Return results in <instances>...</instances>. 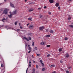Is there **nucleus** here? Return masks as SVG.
Wrapping results in <instances>:
<instances>
[{"label":"nucleus","instance_id":"nucleus-7","mask_svg":"<svg viewBox=\"0 0 73 73\" xmlns=\"http://www.w3.org/2000/svg\"><path fill=\"white\" fill-rule=\"evenodd\" d=\"M46 44V43L45 42H41L40 43V45H45Z\"/></svg>","mask_w":73,"mask_h":73},{"label":"nucleus","instance_id":"nucleus-26","mask_svg":"<svg viewBox=\"0 0 73 73\" xmlns=\"http://www.w3.org/2000/svg\"><path fill=\"white\" fill-rule=\"evenodd\" d=\"M66 73H69V71L68 70L66 71Z\"/></svg>","mask_w":73,"mask_h":73},{"label":"nucleus","instance_id":"nucleus-2","mask_svg":"<svg viewBox=\"0 0 73 73\" xmlns=\"http://www.w3.org/2000/svg\"><path fill=\"white\" fill-rule=\"evenodd\" d=\"M71 19L72 18L71 17H70V15H69L68 19V23H70V20H71Z\"/></svg>","mask_w":73,"mask_h":73},{"label":"nucleus","instance_id":"nucleus-19","mask_svg":"<svg viewBox=\"0 0 73 73\" xmlns=\"http://www.w3.org/2000/svg\"><path fill=\"white\" fill-rule=\"evenodd\" d=\"M6 19H5V18H3V19H2V21H3V22H4V20H6Z\"/></svg>","mask_w":73,"mask_h":73},{"label":"nucleus","instance_id":"nucleus-36","mask_svg":"<svg viewBox=\"0 0 73 73\" xmlns=\"http://www.w3.org/2000/svg\"><path fill=\"white\" fill-rule=\"evenodd\" d=\"M32 45L33 46H34V42H33V44H32Z\"/></svg>","mask_w":73,"mask_h":73},{"label":"nucleus","instance_id":"nucleus-13","mask_svg":"<svg viewBox=\"0 0 73 73\" xmlns=\"http://www.w3.org/2000/svg\"><path fill=\"white\" fill-rule=\"evenodd\" d=\"M55 6H56V7H58V6H59V4L58 3H56L55 4Z\"/></svg>","mask_w":73,"mask_h":73},{"label":"nucleus","instance_id":"nucleus-45","mask_svg":"<svg viewBox=\"0 0 73 73\" xmlns=\"http://www.w3.org/2000/svg\"><path fill=\"white\" fill-rule=\"evenodd\" d=\"M38 9L39 10H40V9H41V8L39 7V8H38Z\"/></svg>","mask_w":73,"mask_h":73},{"label":"nucleus","instance_id":"nucleus-32","mask_svg":"<svg viewBox=\"0 0 73 73\" xmlns=\"http://www.w3.org/2000/svg\"><path fill=\"white\" fill-rule=\"evenodd\" d=\"M40 18H41V17H42V15H40Z\"/></svg>","mask_w":73,"mask_h":73},{"label":"nucleus","instance_id":"nucleus-10","mask_svg":"<svg viewBox=\"0 0 73 73\" xmlns=\"http://www.w3.org/2000/svg\"><path fill=\"white\" fill-rule=\"evenodd\" d=\"M23 39H25V40H26L27 41H29V40L28 38H26L25 37H23Z\"/></svg>","mask_w":73,"mask_h":73},{"label":"nucleus","instance_id":"nucleus-54","mask_svg":"<svg viewBox=\"0 0 73 73\" xmlns=\"http://www.w3.org/2000/svg\"><path fill=\"white\" fill-rule=\"evenodd\" d=\"M4 2H6V1H7V0H4Z\"/></svg>","mask_w":73,"mask_h":73},{"label":"nucleus","instance_id":"nucleus-38","mask_svg":"<svg viewBox=\"0 0 73 73\" xmlns=\"http://www.w3.org/2000/svg\"><path fill=\"white\" fill-rule=\"evenodd\" d=\"M52 73H56V72L54 71V72H52Z\"/></svg>","mask_w":73,"mask_h":73},{"label":"nucleus","instance_id":"nucleus-49","mask_svg":"<svg viewBox=\"0 0 73 73\" xmlns=\"http://www.w3.org/2000/svg\"><path fill=\"white\" fill-rule=\"evenodd\" d=\"M44 8H46V6L44 7Z\"/></svg>","mask_w":73,"mask_h":73},{"label":"nucleus","instance_id":"nucleus-61","mask_svg":"<svg viewBox=\"0 0 73 73\" xmlns=\"http://www.w3.org/2000/svg\"><path fill=\"white\" fill-rule=\"evenodd\" d=\"M71 24L73 25V23H71Z\"/></svg>","mask_w":73,"mask_h":73},{"label":"nucleus","instance_id":"nucleus-28","mask_svg":"<svg viewBox=\"0 0 73 73\" xmlns=\"http://www.w3.org/2000/svg\"><path fill=\"white\" fill-rule=\"evenodd\" d=\"M17 22H15V25H17Z\"/></svg>","mask_w":73,"mask_h":73},{"label":"nucleus","instance_id":"nucleus-9","mask_svg":"<svg viewBox=\"0 0 73 73\" xmlns=\"http://www.w3.org/2000/svg\"><path fill=\"white\" fill-rule=\"evenodd\" d=\"M13 15L12 14H11L8 15V16L9 18H12V17Z\"/></svg>","mask_w":73,"mask_h":73},{"label":"nucleus","instance_id":"nucleus-57","mask_svg":"<svg viewBox=\"0 0 73 73\" xmlns=\"http://www.w3.org/2000/svg\"><path fill=\"white\" fill-rule=\"evenodd\" d=\"M32 57L33 58H34V57L33 56V55H32Z\"/></svg>","mask_w":73,"mask_h":73},{"label":"nucleus","instance_id":"nucleus-24","mask_svg":"<svg viewBox=\"0 0 73 73\" xmlns=\"http://www.w3.org/2000/svg\"><path fill=\"white\" fill-rule=\"evenodd\" d=\"M64 39H65V40H68V38L65 37L64 38Z\"/></svg>","mask_w":73,"mask_h":73},{"label":"nucleus","instance_id":"nucleus-41","mask_svg":"<svg viewBox=\"0 0 73 73\" xmlns=\"http://www.w3.org/2000/svg\"><path fill=\"white\" fill-rule=\"evenodd\" d=\"M60 63H62V62H62V60H60Z\"/></svg>","mask_w":73,"mask_h":73},{"label":"nucleus","instance_id":"nucleus-1","mask_svg":"<svg viewBox=\"0 0 73 73\" xmlns=\"http://www.w3.org/2000/svg\"><path fill=\"white\" fill-rule=\"evenodd\" d=\"M64 56L66 58H69L70 57V55H69V53H66L65 55Z\"/></svg>","mask_w":73,"mask_h":73},{"label":"nucleus","instance_id":"nucleus-11","mask_svg":"<svg viewBox=\"0 0 73 73\" xmlns=\"http://www.w3.org/2000/svg\"><path fill=\"white\" fill-rule=\"evenodd\" d=\"M49 32L51 33H54V31H53V30H50L49 31Z\"/></svg>","mask_w":73,"mask_h":73},{"label":"nucleus","instance_id":"nucleus-56","mask_svg":"<svg viewBox=\"0 0 73 73\" xmlns=\"http://www.w3.org/2000/svg\"><path fill=\"white\" fill-rule=\"evenodd\" d=\"M4 25H2L1 27H4Z\"/></svg>","mask_w":73,"mask_h":73},{"label":"nucleus","instance_id":"nucleus-3","mask_svg":"<svg viewBox=\"0 0 73 73\" xmlns=\"http://www.w3.org/2000/svg\"><path fill=\"white\" fill-rule=\"evenodd\" d=\"M39 29L40 31H42V30L44 29V27L43 26L40 27H39Z\"/></svg>","mask_w":73,"mask_h":73},{"label":"nucleus","instance_id":"nucleus-58","mask_svg":"<svg viewBox=\"0 0 73 73\" xmlns=\"http://www.w3.org/2000/svg\"><path fill=\"white\" fill-rule=\"evenodd\" d=\"M28 46L29 47L30 46V45H28Z\"/></svg>","mask_w":73,"mask_h":73},{"label":"nucleus","instance_id":"nucleus-42","mask_svg":"<svg viewBox=\"0 0 73 73\" xmlns=\"http://www.w3.org/2000/svg\"><path fill=\"white\" fill-rule=\"evenodd\" d=\"M31 52V51L30 50L28 52V53H30Z\"/></svg>","mask_w":73,"mask_h":73},{"label":"nucleus","instance_id":"nucleus-23","mask_svg":"<svg viewBox=\"0 0 73 73\" xmlns=\"http://www.w3.org/2000/svg\"><path fill=\"white\" fill-rule=\"evenodd\" d=\"M29 40H32V38H31V37L30 36L29 37Z\"/></svg>","mask_w":73,"mask_h":73},{"label":"nucleus","instance_id":"nucleus-43","mask_svg":"<svg viewBox=\"0 0 73 73\" xmlns=\"http://www.w3.org/2000/svg\"><path fill=\"white\" fill-rule=\"evenodd\" d=\"M29 66L30 68V67L31 66V64H29Z\"/></svg>","mask_w":73,"mask_h":73},{"label":"nucleus","instance_id":"nucleus-52","mask_svg":"<svg viewBox=\"0 0 73 73\" xmlns=\"http://www.w3.org/2000/svg\"><path fill=\"white\" fill-rule=\"evenodd\" d=\"M33 63H35L36 62H35V61H33Z\"/></svg>","mask_w":73,"mask_h":73},{"label":"nucleus","instance_id":"nucleus-63","mask_svg":"<svg viewBox=\"0 0 73 73\" xmlns=\"http://www.w3.org/2000/svg\"><path fill=\"white\" fill-rule=\"evenodd\" d=\"M5 27V28H7V27Z\"/></svg>","mask_w":73,"mask_h":73},{"label":"nucleus","instance_id":"nucleus-29","mask_svg":"<svg viewBox=\"0 0 73 73\" xmlns=\"http://www.w3.org/2000/svg\"><path fill=\"white\" fill-rule=\"evenodd\" d=\"M45 68H43L42 69V71H44L45 70Z\"/></svg>","mask_w":73,"mask_h":73},{"label":"nucleus","instance_id":"nucleus-21","mask_svg":"<svg viewBox=\"0 0 73 73\" xmlns=\"http://www.w3.org/2000/svg\"><path fill=\"white\" fill-rule=\"evenodd\" d=\"M36 69H38V66L37 64H36Z\"/></svg>","mask_w":73,"mask_h":73},{"label":"nucleus","instance_id":"nucleus-46","mask_svg":"<svg viewBox=\"0 0 73 73\" xmlns=\"http://www.w3.org/2000/svg\"><path fill=\"white\" fill-rule=\"evenodd\" d=\"M29 25V23H28L27 24V26H28Z\"/></svg>","mask_w":73,"mask_h":73},{"label":"nucleus","instance_id":"nucleus-17","mask_svg":"<svg viewBox=\"0 0 73 73\" xmlns=\"http://www.w3.org/2000/svg\"><path fill=\"white\" fill-rule=\"evenodd\" d=\"M62 50V49L61 48H60L59 49V52H61Z\"/></svg>","mask_w":73,"mask_h":73},{"label":"nucleus","instance_id":"nucleus-6","mask_svg":"<svg viewBox=\"0 0 73 73\" xmlns=\"http://www.w3.org/2000/svg\"><path fill=\"white\" fill-rule=\"evenodd\" d=\"M7 10L5 9L4 10L3 13H5V14H7Z\"/></svg>","mask_w":73,"mask_h":73},{"label":"nucleus","instance_id":"nucleus-64","mask_svg":"<svg viewBox=\"0 0 73 73\" xmlns=\"http://www.w3.org/2000/svg\"><path fill=\"white\" fill-rule=\"evenodd\" d=\"M19 25H20V23H19Z\"/></svg>","mask_w":73,"mask_h":73},{"label":"nucleus","instance_id":"nucleus-31","mask_svg":"<svg viewBox=\"0 0 73 73\" xmlns=\"http://www.w3.org/2000/svg\"><path fill=\"white\" fill-rule=\"evenodd\" d=\"M3 67H4V65H3V64H1V67L3 68Z\"/></svg>","mask_w":73,"mask_h":73},{"label":"nucleus","instance_id":"nucleus-62","mask_svg":"<svg viewBox=\"0 0 73 73\" xmlns=\"http://www.w3.org/2000/svg\"><path fill=\"white\" fill-rule=\"evenodd\" d=\"M1 3H0V5H1Z\"/></svg>","mask_w":73,"mask_h":73},{"label":"nucleus","instance_id":"nucleus-14","mask_svg":"<svg viewBox=\"0 0 73 73\" xmlns=\"http://www.w3.org/2000/svg\"><path fill=\"white\" fill-rule=\"evenodd\" d=\"M32 70L33 72H32V73H35V69L33 68Z\"/></svg>","mask_w":73,"mask_h":73},{"label":"nucleus","instance_id":"nucleus-59","mask_svg":"<svg viewBox=\"0 0 73 73\" xmlns=\"http://www.w3.org/2000/svg\"><path fill=\"white\" fill-rule=\"evenodd\" d=\"M27 46V45H25V46H26H26Z\"/></svg>","mask_w":73,"mask_h":73},{"label":"nucleus","instance_id":"nucleus-51","mask_svg":"<svg viewBox=\"0 0 73 73\" xmlns=\"http://www.w3.org/2000/svg\"><path fill=\"white\" fill-rule=\"evenodd\" d=\"M70 68H72V67H71L68 68V69H70Z\"/></svg>","mask_w":73,"mask_h":73},{"label":"nucleus","instance_id":"nucleus-25","mask_svg":"<svg viewBox=\"0 0 73 73\" xmlns=\"http://www.w3.org/2000/svg\"><path fill=\"white\" fill-rule=\"evenodd\" d=\"M58 9L59 10H60L61 9V8H60V7H58Z\"/></svg>","mask_w":73,"mask_h":73},{"label":"nucleus","instance_id":"nucleus-20","mask_svg":"<svg viewBox=\"0 0 73 73\" xmlns=\"http://www.w3.org/2000/svg\"><path fill=\"white\" fill-rule=\"evenodd\" d=\"M69 27L70 28H73V25H69Z\"/></svg>","mask_w":73,"mask_h":73},{"label":"nucleus","instance_id":"nucleus-47","mask_svg":"<svg viewBox=\"0 0 73 73\" xmlns=\"http://www.w3.org/2000/svg\"><path fill=\"white\" fill-rule=\"evenodd\" d=\"M48 29H47V30H46V32H48Z\"/></svg>","mask_w":73,"mask_h":73},{"label":"nucleus","instance_id":"nucleus-30","mask_svg":"<svg viewBox=\"0 0 73 73\" xmlns=\"http://www.w3.org/2000/svg\"><path fill=\"white\" fill-rule=\"evenodd\" d=\"M35 50H37V47H35Z\"/></svg>","mask_w":73,"mask_h":73},{"label":"nucleus","instance_id":"nucleus-33","mask_svg":"<svg viewBox=\"0 0 73 73\" xmlns=\"http://www.w3.org/2000/svg\"><path fill=\"white\" fill-rule=\"evenodd\" d=\"M51 66H52V67H54V66H55V65H51Z\"/></svg>","mask_w":73,"mask_h":73},{"label":"nucleus","instance_id":"nucleus-53","mask_svg":"<svg viewBox=\"0 0 73 73\" xmlns=\"http://www.w3.org/2000/svg\"><path fill=\"white\" fill-rule=\"evenodd\" d=\"M29 64H31V62L30 61L29 62Z\"/></svg>","mask_w":73,"mask_h":73},{"label":"nucleus","instance_id":"nucleus-35","mask_svg":"<svg viewBox=\"0 0 73 73\" xmlns=\"http://www.w3.org/2000/svg\"><path fill=\"white\" fill-rule=\"evenodd\" d=\"M41 64H42V66H44V64L43 63H42Z\"/></svg>","mask_w":73,"mask_h":73},{"label":"nucleus","instance_id":"nucleus-18","mask_svg":"<svg viewBox=\"0 0 73 73\" xmlns=\"http://www.w3.org/2000/svg\"><path fill=\"white\" fill-rule=\"evenodd\" d=\"M33 11V9H30L29 10V12H32V11Z\"/></svg>","mask_w":73,"mask_h":73},{"label":"nucleus","instance_id":"nucleus-16","mask_svg":"<svg viewBox=\"0 0 73 73\" xmlns=\"http://www.w3.org/2000/svg\"><path fill=\"white\" fill-rule=\"evenodd\" d=\"M45 36L47 38L50 37V35H46Z\"/></svg>","mask_w":73,"mask_h":73},{"label":"nucleus","instance_id":"nucleus-37","mask_svg":"<svg viewBox=\"0 0 73 73\" xmlns=\"http://www.w3.org/2000/svg\"><path fill=\"white\" fill-rule=\"evenodd\" d=\"M29 50H31V48L29 47Z\"/></svg>","mask_w":73,"mask_h":73},{"label":"nucleus","instance_id":"nucleus-22","mask_svg":"<svg viewBox=\"0 0 73 73\" xmlns=\"http://www.w3.org/2000/svg\"><path fill=\"white\" fill-rule=\"evenodd\" d=\"M50 45H46V47L47 48H48V47H50Z\"/></svg>","mask_w":73,"mask_h":73},{"label":"nucleus","instance_id":"nucleus-39","mask_svg":"<svg viewBox=\"0 0 73 73\" xmlns=\"http://www.w3.org/2000/svg\"><path fill=\"white\" fill-rule=\"evenodd\" d=\"M20 29H23V27H22L20 26Z\"/></svg>","mask_w":73,"mask_h":73},{"label":"nucleus","instance_id":"nucleus-44","mask_svg":"<svg viewBox=\"0 0 73 73\" xmlns=\"http://www.w3.org/2000/svg\"><path fill=\"white\" fill-rule=\"evenodd\" d=\"M48 14H49V15H50L51 14V13H50V12H49L48 13Z\"/></svg>","mask_w":73,"mask_h":73},{"label":"nucleus","instance_id":"nucleus-15","mask_svg":"<svg viewBox=\"0 0 73 73\" xmlns=\"http://www.w3.org/2000/svg\"><path fill=\"white\" fill-rule=\"evenodd\" d=\"M32 18H29L28 19V20H30L31 21H32Z\"/></svg>","mask_w":73,"mask_h":73},{"label":"nucleus","instance_id":"nucleus-8","mask_svg":"<svg viewBox=\"0 0 73 73\" xmlns=\"http://www.w3.org/2000/svg\"><path fill=\"white\" fill-rule=\"evenodd\" d=\"M10 6H11V7H12V8H15L14 5L11 3H10Z\"/></svg>","mask_w":73,"mask_h":73},{"label":"nucleus","instance_id":"nucleus-27","mask_svg":"<svg viewBox=\"0 0 73 73\" xmlns=\"http://www.w3.org/2000/svg\"><path fill=\"white\" fill-rule=\"evenodd\" d=\"M50 56V54H48L47 56V57H49V56Z\"/></svg>","mask_w":73,"mask_h":73},{"label":"nucleus","instance_id":"nucleus-55","mask_svg":"<svg viewBox=\"0 0 73 73\" xmlns=\"http://www.w3.org/2000/svg\"><path fill=\"white\" fill-rule=\"evenodd\" d=\"M27 1V0H25V2H26Z\"/></svg>","mask_w":73,"mask_h":73},{"label":"nucleus","instance_id":"nucleus-34","mask_svg":"<svg viewBox=\"0 0 73 73\" xmlns=\"http://www.w3.org/2000/svg\"><path fill=\"white\" fill-rule=\"evenodd\" d=\"M39 62L41 63H42V60H40Z\"/></svg>","mask_w":73,"mask_h":73},{"label":"nucleus","instance_id":"nucleus-48","mask_svg":"<svg viewBox=\"0 0 73 73\" xmlns=\"http://www.w3.org/2000/svg\"><path fill=\"white\" fill-rule=\"evenodd\" d=\"M20 31V29H17V31Z\"/></svg>","mask_w":73,"mask_h":73},{"label":"nucleus","instance_id":"nucleus-4","mask_svg":"<svg viewBox=\"0 0 73 73\" xmlns=\"http://www.w3.org/2000/svg\"><path fill=\"white\" fill-rule=\"evenodd\" d=\"M29 28H30V29H32L34 28V26L33 25H31L29 26Z\"/></svg>","mask_w":73,"mask_h":73},{"label":"nucleus","instance_id":"nucleus-40","mask_svg":"<svg viewBox=\"0 0 73 73\" xmlns=\"http://www.w3.org/2000/svg\"><path fill=\"white\" fill-rule=\"evenodd\" d=\"M40 54H37V56H40Z\"/></svg>","mask_w":73,"mask_h":73},{"label":"nucleus","instance_id":"nucleus-12","mask_svg":"<svg viewBox=\"0 0 73 73\" xmlns=\"http://www.w3.org/2000/svg\"><path fill=\"white\" fill-rule=\"evenodd\" d=\"M49 2L50 3H53V0H49Z\"/></svg>","mask_w":73,"mask_h":73},{"label":"nucleus","instance_id":"nucleus-50","mask_svg":"<svg viewBox=\"0 0 73 73\" xmlns=\"http://www.w3.org/2000/svg\"><path fill=\"white\" fill-rule=\"evenodd\" d=\"M27 71H28V68L27 69V70H26V73H27Z\"/></svg>","mask_w":73,"mask_h":73},{"label":"nucleus","instance_id":"nucleus-60","mask_svg":"<svg viewBox=\"0 0 73 73\" xmlns=\"http://www.w3.org/2000/svg\"><path fill=\"white\" fill-rule=\"evenodd\" d=\"M69 0V1H72V0Z\"/></svg>","mask_w":73,"mask_h":73},{"label":"nucleus","instance_id":"nucleus-5","mask_svg":"<svg viewBox=\"0 0 73 73\" xmlns=\"http://www.w3.org/2000/svg\"><path fill=\"white\" fill-rule=\"evenodd\" d=\"M17 10H15L12 13L13 15H16L17 13Z\"/></svg>","mask_w":73,"mask_h":73}]
</instances>
